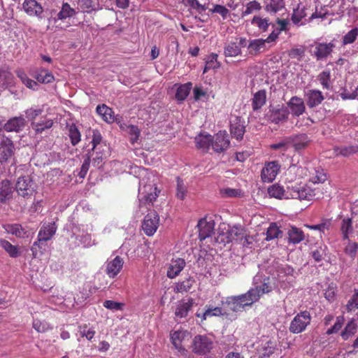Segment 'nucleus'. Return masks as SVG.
Segmentation results:
<instances>
[{
  "instance_id": "nucleus-6",
  "label": "nucleus",
  "mask_w": 358,
  "mask_h": 358,
  "mask_svg": "<svg viewBox=\"0 0 358 358\" xmlns=\"http://www.w3.org/2000/svg\"><path fill=\"white\" fill-rule=\"evenodd\" d=\"M213 348V341L206 335H197L193 339L192 351L199 355H205Z\"/></svg>"
},
{
  "instance_id": "nucleus-2",
  "label": "nucleus",
  "mask_w": 358,
  "mask_h": 358,
  "mask_svg": "<svg viewBox=\"0 0 358 358\" xmlns=\"http://www.w3.org/2000/svg\"><path fill=\"white\" fill-rule=\"evenodd\" d=\"M256 301L255 294L252 292H247L243 294L228 296L222 303L224 310L238 313L242 312L245 307L250 306Z\"/></svg>"
},
{
  "instance_id": "nucleus-31",
  "label": "nucleus",
  "mask_w": 358,
  "mask_h": 358,
  "mask_svg": "<svg viewBox=\"0 0 358 358\" xmlns=\"http://www.w3.org/2000/svg\"><path fill=\"white\" fill-rule=\"evenodd\" d=\"M265 41L262 38L253 39L248 45V52L251 55H257L265 49Z\"/></svg>"
},
{
  "instance_id": "nucleus-62",
  "label": "nucleus",
  "mask_w": 358,
  "mask_h": 358,
  "mask_svg": "<svg viewBox=\"0 0 358 358\" xmlns=\"http://www.w3.org/2000/svg\"><path fill=\"white\" fill-rule=\"evenodd\" d=\"M6 229L8 233L17 237H24L25 234L22 226L18 224H8Z\"/></svg>"
},
{
  "instance_id": "nucleus-21",
  "label": "nucleus",
  "mask_w": 358,
  "mask_h": 358,
  "mask_svg": "<svg viewBox=\"0 0 358 358\" xmlns=\"http://www.w3.org/2000/svg\"><path fill=\"white\" fill-rule=\"evenodd\" d=\"M194 305V300L192 299H182L180 301L176 306L175 310V315L177 317H185Z\"/></svg>"
},
{
  "instance_id": "nucleus-22",
  "label": "nucleus",
  "mask_w": 358,
  "mask_h": 358,
  "mask_svg": "<svg viewBox=\"0 0 358 358\" xmlns=\"http://www.w3.org/2000/svg\"><path fill=\"white\" fill-rule=\"evenodd\" d=\"M31 180L29 176L20 177L16 183V191L19 195L25 196L31 194Z\"/></svg>"
},
{
  "instance_id": "nucleus-38",
  "label": "nucleus",
  "mask_w": 358,
  "mask_h": 358,
  "mask_svg": "<svg viewBox=\"0 0 358 358\" xmlns=\"http://www.w3.org/2000/svg\"><path fill=\"white\" fill-rule=\"evenodd\" d=\"M91 155L92 157V164L96 168H100L103 165L104 159L106 158V153L104 148L101 150L91 151Z\"/></svg>"
},
{
  "instance_id": "nucleus-40",
  "label": "nucleus",
  "mask_w": 358,
  "mask_h": 358,
  "mask_svg": "<svg viewBox=\"0 0 358 358\" xmlns=\"http://www.w3.org/2000/svg\"><path fill=\"white\" fill-rule=\"evenodd\" d=\"M220 315H226V317L228 318L229 314L226 312L223 313L222 308L209 307L202 313V321L206 320L208 317Z\"/></svg>"
},
{
  "instance_id": "nucleus-3",
  "label": "nucleus",
  "mask_w": 358,
  "mask_h": 358,
  "mask_svg": "<svg viewBox=\"0 0 358 358\" xmlns=\"http://www.w3.org/2000/svg\"><path fill=\"white\" fill-rule=\"evenodd\" d=\"M311 316L308 311H301L291 321L289 330L292 334H299L304 331L310 324Z\"/></svg>"
},
{
  "instance_id": "nucleus-20",
  "label": "nucleus",
  "mask_w": 358,
  "mask_h": 358,
  "mask_svg": "<svg viewBox=\"0 0 358 358\" xmlns=\"http://www.w3.org/2000/svg\"><path fill=\"white\" fill-rule=\"evenodd\" d=\"M289 145H292L295 150L299 151L305 149L310 142L306 134H300L289 136Z\"/></svg>"
},
{
  "instance_id": "nucleus-34",
  "label": "nucleus",
  "mask_w": 358,
  "mask_h": 358,
  "mask_svg": "<svg viewBox=\"0 0 358 358\" xmlns=\"http://www.w3.org/2000/svg\"><path fill=\"white\" fill-rule=\"evenodd\" d=\"M357 329V325L355 319H351L346 324L344 329L341 333V336L343 341L348 340L350 337L354 336Z\"/></svg>"
},
{
  "instance_id": "nucleus-7",
  "label": "nucleus",
  "mask_w": 358,
  "mask_h": 358,
  "mask_svg": "<svg viewBox=\"0 0 358 358\" xmlns=\"http://www.w3.org/2000/svg\"><path fill=\"white\" fill-rule=\"evenodd\" d=\"M211 147L214 152L220 153L227 150L230 145L229 136L225 131H220L212 136Z\"/></svg>"
},
{
  "instance_id": "nucleus-64",
  "label": "nucleus",
  "mask_w": 358,
  "mask_h": 358,
  "mask_svg": "<svg viewBox=\"0 0 358 358\" xmlns=\"http://www.w3.org/2000/svg\"><path fill=\"white\" fill-rule=\"evenodd\" d=\"M12 80L13 75L8 70L5 69H0V83H2V85L10 84Z\"/></svg>"
},
{
  "instance_id": "nucleus-48",
  "label": "nucleus",
  "mask_w": 358,
  "mask_h": 358,
  "mask_svg": "<svg viewBox=\"0 0 358 358\" xmlns=\"http://www.w3.org/2000/svg\"><path fill=\"white\" fill-rule=\"evenodd\" d=\"M245 9L241 13V17H244L255 11H258L262 9L261 4L256 0L250 1L245 6Z\"/></svg>"
},
{
  "instance_id": "nucleus-63",
  "label": "nucleus",
  "mask_w": 358,
  "mask_h": 358,
  "mask_svg": "<svg viewBox=\"0 0 358 358\" xmlns=\"http://www.w3.org/2000/svg\"><path fill=\"white\" fill-rule=\"evenodd\" d=\"M91 157H92V155L90 154V151H88V152L86 155V158L85 159V160L82 164L80 171L78 173V176L80 178H84L85 177V176L89 170V168H90Z\"/></svg>"
},
{
  "instance_id": "nucleus-58",
  "label": "nucleus",
  "mask_w": 358,
  "mask_h": 358,
  "mask_svg": "<svg viewBox=\"0 0 358 358\" xmlns=\"http://www.w3.org/2000/svg\"><path fill=\"white\" fill-rule=\"evenodd\" d=\"M251 23L252 24H256L259 29L262 30V31H267L269 26L268 20L267 18H262L258 16H254Z\"/></svg>"
},
{
  "instance_id": "nucleus-27",
  "label": "nucleus",
  "mask_w": 358,
  "mask_h": 358,
  "mask_svg": "<svg viewBox=\"0 0 358 358\" xmlns=\"http://www.w3.org/2000/svg\"><path fill=\"white\" fill-rule=\"evenodd\" d=\"M25 120L22 117H16L10 119L4 125L3 128L7 131H19L24 127Z\"/></svg>"
},
{
  "instance_id": "nucleus-41",
  "label": "nucleus",
  "mask_w": 358,
  "mask_h": 358,
  "mask_svg": "<svg viewBox=\"0 0 358 358\" xmlns=\"http://www.w3.org/2000/svg\"><path fill=\"white\" fill-rule=\"evenodd\" d=\"M192 83H187L183 85H181L177 89L176 93V98L178 101H184L187 96L189 95V92L192 89Z\"/></svg>"
},
{
  "instance_id": "nucleus-19",
  "label": "nucleus",
  "mask_w": 358,
  "mask_h": 358,
  "mask_svg": "<svg viewBox=\"0 0 358 358\" xmlns=\"http://www.w3.org/2000/svg\"><path fill=\"white\" fill-rule=\"evenodd\" d=\"M267 191L270 197H273L278 199H290V197L289 196V194H290V187H288L287 189L285 190L282 186L278 183H275L271 185L268 188Z\"/></svg>"
},
{
  "instance_id": "nucleus-50",
  "label": "nucleus",
  "mask_w": 358,
  "mask_h": 358,
  "mask_svg": "<svg viewBox=\"0 0 358 358\" xmlns=\"http://www.w3.org/2000/svg\"><path fill=\"white\" fill-rule=\"evenodd\" d=\"M317 79L324 89L329 90L331 88L330 71H323L317 76Z\"/></svg>"
},
{
  "instance_id": "nucleus-49",
  "label": "nucleus",
  "mask_w": 358,
  "mask_h": 358,
  "mask_svg": "<svg viewBox=\"0 0 358 358\" xmlns=\"http://www.w3.org/2000/svg\"><path fill=\"white\" fill-rule=\"evenodd\" d=\"M277 276L280 280L285 276L292 275L294 269L288 264H280L276 267Z\"/></svg>"
},
{
  "instance_id": "nucleus-29",
  "label": "nucleus",
  "mask_w": 358,
  "mask_h": 358,
  "mask_svg": "<svg viewBox=\"0 0 358 358\" xmlns=\"http://www.w3.org/2000/svg\"><path fill=\"white\" fill-rule=\"evenodd\" d=\"M212 136L210 134H200L195 138L196 146L198 149L207 152L211 146Z\"/></svg>"
},
{
  "instance_id": "nucleus-44",
  "label": "nucleus",
  "mask_w": 358,
  "mask_h": 358,
  "mask_svg": "<svg viewBox=\"0 0 358 358\" xmlns=\"http://www.w3.org/2000/svg\"><path fill=\"white\" fill-rule=\"evenodd\" d=\"M69 136L71 139V144L76 145L80 141V132L76 124H71L68 126Z\"/></svg>"
},
{
  "instance_id": "nucleus-1",
  "label": "nucleus",
  "mask_w": 358,
  "mask_h": 358,
  "mask_svg": "<svg viewBox=\"0 0 358 358\" xmlns=\"http://www.w3.org/2000/svg\"><path fill=\"white\" fill-rule=\"evenodd\" d=\"M224 230H222L217 236V241L224 243L235 241L241 243L243 247H248L251 243L249 240L250 236L241 225L229 226Z\"/></svg>"
},
{
  "instance_id": "nucleus-15",
  "label": "nucleus",
  "mask_w": 358,
  "mask_h": 358,
  "mask_svg": "<svg viewBox=\"0 0 358 358\" xmlns=\"http://www.w3.org/2000/svg\"><path fill=\"white\" fill-rule=\"evenodd\" d=\"M199 236L201 240H204L211 236L214 231L215 222L213 220H207L201 219L198 223Z\"/></svg>"
},
{
  "instance_id": "nucleus-37",
  "label": "nucleus",
  "mask_w": 358,
  "mask_h": 358,
  "mask_svg": "<svg viewBox=\"0 0 358 358\" xmlns=\"http://www.w3.org/2000/svg\"><path fill=\"white\" fill-rule=\"evenodd\" d=\"M224 55L227 57H234L241 55V48L236 42H230L224 48Z\"/></svg>"
},
{
  "instance_id": "nucleus-10",
  "label": "nucleus",
  "mask_w": 358,
  "mask_h": 358,
  "mask_svg": "<svg viewBox=\"0 0 358 358\" xmlns=\"http://www.w3.org/2000/svg\"><path fill=\"white\" fill-rule=\"evenodd\" d=\"M159 215L155 212L147 214L142 224L145 234L149 236H152L159 227Z\"/></svg>"
},
{
  "instance_id": "nucleus-30",
  "label": "nucleus",
  "mask_w": 358,
  "mask_h": 358,
  "mask_svg": "<svg viewBox=\"0 0 358 358\" xmlns=\"http://www.w3.org/2000/svg\"><path fill=\"white\" fill-rule=\"evenodd\" d=\"M13 188L8 180H3L0 183V202L4 203L12 197Z\"/></svg>"
},
{
  "instance_id": "nucleus-8",
  "label": "nucleus",
  "mask_w": 358,
  "mask_h": 358,
  "mask_svg": "<svg viewBox=\"0 0 358 358\" xmlns=\"http://www.w3.org/2000/svg\"><path fill=\"white\" fill-rule=\"evenodd\" d=\"M157 188L153 187L152 185H143L142 186L141 182L139 185V201L140 205H145L147 203H152L156 200L158 194L156 192Z\"/></svg>"
},
{
  "instance_id": "nucleus-53",
  "label": "nucleus",
  "mask_w": 358,
  "mask_h": 358,
  "mask_svg": "<svg viewBox=\"0 0 358 358\" xmlns=\"http://www.w3.org/2000/svg\"><path fill=\"white\" fill-rule=\"evenodd\" d=\"M282 234V231L279 229L278 227L275 223H271L269 226V227L267 229L266 231V241H271L274 238H278L280 234Z\"/></svg>"
},
{
  "instance_id": "nucleus-61",
  "label": "nucleus",
  "mask_w": 358,
  "mask_h": 358,
  "mask_svg": "<svg viewBox=\"0 0 358 358\" xmlns=\"http://www.w3.org/2000/svg\"><path fill=\"white\" fill-rule=\"evenodd\" d=\"M358 36V27L349 31L343 38V44L348 45L354 43Z\"/></svg>"
},
{
  "instance_id": "nucleus-47",
  "label": "nucleus",
  "mask_w": 358,
  "mask_h": 358,
  "mask_svg": "<svg viewBox=\"0 0 358 358\" xmlns=\"http://www.w3.org/2000/svg\"><path fill=\"white\" fill-rule=\"evenodd\" d=\"M37 81L41 83H50L54 80L53 75L46 69H41L36 75Z\"/></svg>"
},
{
  "instance_id": "nucleus-52",
  "label": "nucleus",
  "mask_w": 358,
  "mask_h": 358,
  "mask_svg": "<svg viewBox=\"0 0 358 358\" xmlns=\"http://www.w3.org/2000/svg\"><path fill=\"white\" fill-rule=\"evenodd\" d=\"M101 141H102V136H101V134L98 131L94 130L92 140V148L89 151L91 152V151H94V150H101V148H103L106 147V145L105 144L104 145L101 144Z\"/></svg>"
},
{
  "instance_id": "nucleus-17",
  "label": "nucleus",
  "mask_w": 358,
  "mask_h": 358,
  "mask_svg": "<svg viewBox=\"0 0 358 358\" xmlns=\"http://www.w3.org/2000/svg\"><path fill=\"white\" fill-rule=\"evenodd\" d=\"M14 152V145L8 138L0 141V162H6L12 157Z\"/></svg>"
},
{
  "instance_id": "nucleus-33",
  "label": "nucleus",
  "mask_w": 358,
  "mask_h": 358,
  "mask_svg": "<svg viewBox=\"0 0 358 358\" xmlns=\"http://www.w3.org/2000/svg\"><path fill=\"white\" fill-rule=\"evenodd\" d=\"M266 100V94L265 90H259L257 92L252 99V107L254 110L260 109L265 103Z\"/></svg>"
},
{
  "instance_id": "nucleus-18",
  "label": "nucleus",
  "mask_w": 358,
  "mask_h": 358,
  "mask_svg": "<svg viewBox=\"0 0 358 358\" xmlns=\"http://www.w3.org/2000/svg\"><path fill=\"white\" fill-rule=\"evenodd\" d=\"M230 131L233 137L241 140L245 134L244 121L240 117H235L231 120Z\"/></svg>"
},
{
  "instance_id": "nucleus-24",
  "label": "nucleus",
  "mask_w": 358,
  "mask_h": 358,
  "mask_svg": "<svg viewBox=\"0 0 358 358\" xmlns=\"http://www.w3.org/2000/svg\"><path fill=\"white\" fill-rule=\"evenodd\" d=\"M288 242L294 245L298 244L305 239L303 231L294 226H291L287 231Z\"/></svg>"
},
{
  "instance_id": "nucleus-5",
  "label": "nucleus",
  "mask_w": 358,
  "mask_h": 358,
  "mask_svg": "<svg viewBox=\"0 0 358 358\" xmlns=\"http://www.w3.org/2000/svg\"><path fill=\"white\" fill-rule=\"evenodd\" d=\"M315 196V190L307 185H298L290 187V199L312 200Z\"/></svg>"
},
{
  "instance_id": "nucleus-55",
  "label": "nucleus",
  "mask_w": 358,
  "mask_h": 358,
  "mask_svg": "<svg viewBox=\"0 0 358 358\" xmlns=\"http://www.w3.org/2000/svg\"><path fill=\"white\" fill-rule=\"evenodd\" d=\"M306 15V8L298 5L297 8L293 11L292 20L294 24H298Z\"/></svg>"
},
{
  "instance_id": "nucleus-11",
  "label": "nucleus",
  "mask_w": 358,
  "mask_h": 358,
  "mask_svg": "<svg viewBox=\"0 0 358 358\" xmlns=\"http://www.w3.org/2000/svg\"><path fill=\"white\" fill-rule=\"evenodd\" d=\"M22 8L28 15L43 18V8L36 0H24Z\"/></svg>"
},
{
  "instance_id": "nucleus-46",
  "label": "nucleus",
  "mask_w": 358,
  "mask_h": 358,
  "mask_svg": "<svg viewBox=\"0 0 358 358\" xmlns=\"http://www.w3.org/2000/svg\"><path fill=\"white\" fill-rule=\"evenodd\" d=\"M217 55L212 53L206 60V65L203 69V73H206L210 69H217L220 67V63L217 61Z\"/></svg>"
},
{
  "instance_id": "nucleus-13",
  "label": "nucleus",
  "mask_w": 358,
  "mask_h": 358,
  "mask_svg": "<svg viewBox=\"0 0 358 358\" xmlns=\"http://www.w3.org/2000/svg\"><path fill=\"white\" fill-rule=\"evenodd\" d=\"M313 47V55L316 57L317 60H322L331 55L335 45L332 43H318Z\"/></svg>"
},
{
  "instance_id": "nucleus-60",
  "label": "nucleus",
  "mask_w": 358,
  "mask_h": 358,
  "mask_svg": "<svg viewBox=\"0 0 358 358\" xmlns=\"http://www.w3.org/2000/svg\"><path fill=\"white\" fill-rule=\"evenodd\" d=\"M126 131L131 136V143L132 144L137 142L140 136V130L138 127L132 124L126 126Z\"/></svg>"
},
{
  "instance_id": "nucleus-23",
  "label": "nucleus",
  "mask_w": 358,
  "mask_h": 358,
  "mask_svg": "<svg viewBox=\"0 0 358 358\" xmlns=\"http://www.w3.org/2000/svg\"><path fill=\"white\" fill-rule=\"evenodd\" d=\"M306 96L307 104L310 108L318 106L324 99L322 92L318 90H310L306 92Z\"/></svg>"
},
{
  "instance_id": "nucleus-54",
  "label": "nucleus",
  "mask_w": 358,
  "mask_h": 358,
  "mask_svg": "<svg viewBox=\"0 0 358 358\" xmlns=\"http://www.w3.org/2000/svg\"><path fill=\"white\" fill-rule=\"evenodd\" d=\"M176 182V196L178 199L183 200L185 198L187 192V187L183 180L179 177H177Z\"/></svg>"
},
{
  "instance_id": "nucleus-12",
  "label": "nucleus",
  "mask_w": 358,
  "mask_h": 358,
  "mask_svg": "<svg viewBox=\"0 0 358 358\" xmlns=\"http://www.w3.org/2000/svg\"><path fill=\"white\" fill-rule=\"evenodd\" d=\"M123 264V259L119 256H116L114 259L106 262L105 271L109 278H113L120 272Z\"/></svg>"
},
{
  "instance_id": "nucleus-42",
  "label": "nucleus",
  "mask_w": 358,
  "mask_h": 358,
  "mask_svg": "<svg viewBox=\"0 0 358 358\" xmlns=\"http://www.w3.org/2000/svg\"><path fill=\"white\" fill-rule=\"evenodd\" d=\"M285 7L284 0H271L270 3L266 4L265 10L270 13H276Z\"/></svg>"
},
{
  "instance_id": "nucleus-4",
  "label": "nucleus",
  "mask_w": 358,
  "mask_h": 358,
  "mask_svg": "<svg viewBox=\"0 0 358 358\" xmlns=\"http://www.w3.org/2000/svg\"><path fill=\"white\" fill-rule=\"evenodd\" d=\"M57 229V227L55 222L43 224L38 231L37 241L33 244L31 248L33 254H34V247L38 246L41 248L43 243L50 240L55 234Z\"/></svg>"
},
{
  "instance_id": "nucleus-57",
  "label": "nucleus",
  "mask_w": 358,
  "mask_h": 358,
  "mask_svg": "<svg viewBox=\"0 0 358 358\" xmlns=\"http://www.w3.org/2000/svg\"><path fill=\"white\" fill-rule=\"evenodd\" d=\"M52 124L53 122L50 119L39 122H33L31 124L33 129H35L37 133H41L45 129L51 128Z\"/></svg>"
},
{
  "instance_id": "nucleus-32",
  "label": "nucleus",
  "mask_w": 358,
  "mask_h": 358,
  "mask_svg": "<svg viewBox=\"0 0 358 358\" xmlns=\"http://www.w3.org/2000/svg\"><path fill=\"white\" fill-rule=\"evenodd\" d=\"M340 231L343 240H349L350 235L353 232L352 220L351 218H343L340 224Z\"/></svg>"
},
{
  "instance_id": "nucleus-36",
  "label": "nucleus",
  "mask_w": 358,
  "mask_h": 358,
  "mask_svg": "<svg viewBox=\"0 0 358 358\" xmlns=\"http://www.w3.org/2000/svg\"><path fill=\"white\" fill-rule=\"evenodd\" d=\"M357 145H348L341 147L336 146L334 148V152L336 156L349 157L355 153H357Z\"/></svg>"
},
{
  "instance_id": "nucleus-35",
  "label": "nucleus",
  "mask_w": 358,
  "mask_h": 358,
  "mask_svg": "<svg viewBox=\"0 0 358 358\" xmlns=\"http://www.w3.org/2000/svg\"><path fill=\"white\" fill-rule=\"evenodd\" d=\"M77 14L75 9L71 7L68 3H63L60 11L57 14V17L54 18V21L57 20H64L66 18L71 17Z\"/></svg>"
},
{
  "instance_id": "nucleus-56",
  "label": "nucleus",
  "mask_w": 358,
  "mask_h": 358,
  "mask_svg": "<svg viewBox=\"0 0 358 358\" xmlns=\"http://www.w3.org/2000/svg\"><path fill=\"white\" fill-rule=\"evenodd\" d=\"M327 175L323 169H315V173H313L310 178V181L314 184L323 183L327 180Z\"/></svg>"
},
{
  "instance_id": "nucleus-14",
  "label": "nucleus",
  "mask_w": 358,
  "mask_h": 358,
  "mask_svg": "<svg viewBox=\"0 0 358 358\" xmlns=\"http://www.w3.org/2000/svg\"><path fill=\"white\" fill-rule=\"evenodd\" d=\"M280 169V166L276 162L267 163L262 169L261 177L264 182H272L276 177Z\"/></svg>"
},
{
  "instance_id": "nucleus-26",
  "label": "nucleus",
  "mask_w": 358,
  "mask_h": 358,
  "mask_svg": "<svg viewBox=\"0 0 358 358\" xmlns=\"http://www.w3.org/2000/svg\"><path fill=\"white\" fill-rule=\"evenodd\" d=\"M185 266V262L182 259H177L172 261L167 269V276L169 278H174L176 277Z\"/></svg>"
},
{
  "instance_id": "nucleus-16",
  "label": "nucleus",
  "mask_w": 358,
  "mask_h": 358,
  "mask_svg": "<svg viewBox=\"0 0 358 358\" xmlns=\"http://www.w3.org/2000/svg\"><path fill=\"white\" fill-rule=\"evenodd\" d=\"M187 335V331L182 330L176 331L171 334V340L173 345L184 358L186 357L187 351L182 346V342Z\"/></svg>"
},
{
  "instance_id": "nucleus-59",
  "label": "nucleus",
  "mask_w": 358,
  "mask_h": 358,
  "mask_svg": "<svg viewBox=\"0 0 358 358\" xmlns=\"http://www.w3.org/2000/svg\"><path fill=\"white\" fill-rule=\"evenodd\" d=\"M345 322V318L343 316H338L336 317V322L334 324L328 329L326 331L327 335H331L332 334L338 333L342 328Z\"/></svg>"
},
{
  "instance_id": "nucleus-25",
  "label": "nucleus",
  "mask_w": 358,
  "mask_h": 358,
  "mask_svg": "<svg viewBox=\"0 0 358 358\" xmlns=\"http://www.w3.org/2000/svg\"><path fill=\"white\" fill-rule=\"evenodd\" d=\"M293 115L299 116L305 111V105L303 99L298 96H293L288 102Z\"/></svg>"
},
{
  "instance_id": "nucleus-45",
  "label": "nucleus",
  "mask_w": 358,
  "mask_h": 358,
  "mask_svg": "<svg viewBox=\"0 0 358 358\" xmlns=\"http://www.w3.org/2000/svg\"><path fill=\"white\" fill-rule=\"evenodd\" d=\"M327 247L324 244L317 246L311 252V255L315 262H321L327 255Z\"/></svg>"
},
{
  "instance_id": "nucleus-9",
  "label": "nucleus",
  "mask_w": 358,
  "mask_h": 358,
  "mask_svg": "<svg viewBox=\"0 0 358 358\" xmlns=\"http://www.w3.org/2000/svg\"><path fill=\"white\" fill-rule=\"evenodd\" d=\"M289 112L284 106H277L276 107L271 108L267 113L268 119L275 123L279 124L285 122L289 116Z\"/></svg>"
},
{
  "instance_id": "nucleus-43",
  "label": "nucleus",
  "mask_w": 358,
  "mask_h": 358,
  "mask_svg": "<svg viewBox=\"0 0 358 358\" xmlns=\"http://www.w3.org/2000/svg\"><path fill=\"white\" fill-rule=\"evenodd\" d=\"M271 290L272 287L268 283L264 282L262 285L251 288L248 292H252V294H255L257 301L262 294L268 293Z\"/></svg>"
},
{
  "instance_id": "nucleus-28",
  "label": "nucleus",
  "mask_w": 358,
  "mask_h": 358,
  "mask_svg": "<svg viewBox=\"0 0 358 358\" xmlns=\"http://www.w3.org/2000/svg\"><path fill=\"white\" fill-rule=\"evenodd\" d=\"M96 110L105 122L112 123L115 120L114 112L112 108H109L106 104L98 105Z\"/></svg>"
},
{
  "instance_id": "nucleus-51",
  "label": "nucleus",
  "mask_w": 358,
  "mask_h": 358,
  "mask_svg": "<svg viewBox=\"0 0 358 358\" xmlns=\"http://www.w3.org/2000/svg\"><path fill=\"white\" fill-rule=\"evenodd\" d=\"M0 246L3 248L11 257H16L18 256V249L17 246L12 245L6 240H0Z\"/></svg>"
},
{
  "instance_id": "nucleus-39",
  "label": "nucleus",
  "mask_w": 358,
  "mask_h": 358,
  "mask_svg": "<svg viewBox=\"0 0 358 358\" xmlns=\"http://www.w3.org/2000/svg\"><path fill=\"white\" fill-rule=\"evenodd\" d=\"M274 350L275 345L271 341H268L265 343H262L257 350L260 358H266L272 355Z\"/></svg>"
}]
</instances>
